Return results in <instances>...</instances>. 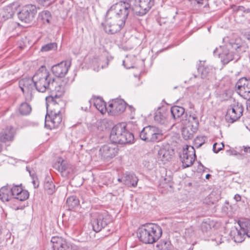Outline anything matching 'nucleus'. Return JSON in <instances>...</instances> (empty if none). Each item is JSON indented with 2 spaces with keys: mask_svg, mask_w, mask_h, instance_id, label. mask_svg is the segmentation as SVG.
<instances>
[{
  "mask_svg": "<svg viewBox=\"0 0 250 250\" xmlns=\"http://www.w3.org/2000/svg\"><path fill=\"white\" fill-rule=\"evenodd\" d=\"M3 10L4 14H3V17L6 19H9L12 17L14 14V11L11 6H6L4 8Z\"/></svg>",
  "mask_w": 250,
  "mask_h": 250,
  "instance_id": "nucleus-41",
  "label": "nucleus"
},
{
  "mask_svg": "<svg viewBox=\"0 0 250 250\" xmlns=\"http://www.w3.org/2000/svg\"><path fill=\"white\" fill-rule=\"evenodd\" d=\"M162 131L155 126H147L142 129L140 133L141 140L146 142H158L162 139Z\"/></svg>",
  "mask_w": 250,
  "mask_h": 250,
  "instance_id": "nucleus-6",
  "label": "nucleus"
},
{
  "mask_svg": "<svg viewBox=\"0 0 250 250\" xmlns=\"http://www.w3.org/2000/svg\"><path fill=\"white\" fill-rule=\"evenodd\" d=\"M33 184L34 185V187H35V188H36V186H35V181H33Z\"/></svg>",
  "mask_w": 250,
  "mask_h": 250,
  "instance_id": "nucleus-57",
  "label": "nucleus"
},
{
  "mask_svg": "<svg viewBox=\"0 0 250 250\" xmlns=\"http://www.w3.org/2000/svg\"><path fill=\"white\" fill-rule=\"evenodd\" d=\"M31 111V107L27 103H22L19 108V112L21 114L27 115Z\"/></svg>",
  "mask_w": 250,
  "mask_h": 250,
  "instance_id": "nucleus-37",
  "label": "nucleus"
},
{
  "mask_svg": "<svg viewBox=\"0 0 250 250\" xmlns=\"http://www.w3.org/2000/svg\"><path fill=\"white\" fill-rule=\"evenodd\" d=\"M71 63L69 61H63L52 67L53 73L57 77H63L67 73Z\"/></svg>",
  "mask_w": 250,
  "mask_h": 250,
  "instance_id": "nucleus-20",
  "label": "nucleus"
},
{
  "mask_svg": "<svg viewBox=\"0 0 250 250\" xmlns=\"http://www.w3.org/2000/svg\"><path fill=\"white\" fill-rule=\"evenodd\" d=\"M36 90L45 92L47 90L56 93L61 96L64 92L63 87L44 67L39 69L33 76Z\"/></svg>",
  "mask_w": 250,
  "mask_h": 250,
  "instance_id": "nucleus-1",
  "label": "nucleus"
},
{
  "mask_svg": "<svg viewBox=\"0 0 250 250\" xmlns=\"http://www.w3.org/2000/svg\"><path fill=\"white\" fill-rule=\"evenodd\" d=\"M62 122V115L58 109L51 110L50 113H47L45 118V126L50 129L56 128Z\"/></svg>",
  "mask_w": 250,
  "mask_h": 250,
  "instance_id": "nucleus-10",
  "label": "nucleus"
},
{
  "mask_svg": "<svg viewBox=\"0 0 250 250\" xmlns=\"http://www.w3.org/2000/svg\"><path fill=\"white\" fill-rule=\"evenodd\" d=\"M138 181V178L133 173L126 172L123 176V183L128 187H136Z\"/></svg>",
  "mask_w": 250,
  "mask_h": 250,
  "instance_id": "nucleus-27",
  "label": "nucleus"
},
{
  "mask_svg": "<svg viewBox=\"0 0 250 250\" xmlns=\"http://www.w3.org/2000/svg\"><path fill=\"white\" fill-rule=\"evenodd\" d=\"M204 63V62L202 63L200 62V65L198 68V71L201 73L202 78L209 79L213 75L215 69L210 65L205 66Z\"/></svg>",
  "mask_w": 250,
  "mask_h": 250,
  "instance_id": "nucleus-23",
  "label": "nucleus"
},
{
  "mask_svg": "<svg viewBox=\"0 0 250 250\" xmlns=\"http://www.w3.org/2000/svg\"><path fill=\"white\" fill-rule=\"evenodd\" d=\"M244 42L240 38H232L225 46L216 48L213 53L218 56L224 64H227L234 59L238 58V54L245 51Z\"/></svg>",
  "mask_w": 250,
  "mask_h": 250,
  "instance_id": "nucleus-2",
  "label": "nucleus"
},
{
  "mask_svg": "<svg viewBox=\"0 0 250 250\" xmlns=\"http://www.w3.org/2000/svg\"><path fill=\"white\" fill-rule=\"evenodd\" d=\"M213 225V222L208 219L202 222L201 224V229L203 231H207L211 229Z\"/></svg>",
  "mask_w": 250,
  "mask_h": 250,
  "instance_id": "nucleus-39",
  "label": "nucleus"
},
{
  "mask_svg": "<svg viewBox=\"0 0 250 250\" xmlns=\"http://www.w3.org/2000/svg\"><path fill=\"white\" fill-rule=\"evenodd\" d=\"M244 108L241 104L237 103L228 109L226 115V121L230 123H232L237 121L242 115Z\"/></svg>",
  "mask_w": 250,
  "mask_h": 250,
  "instance_id": "nucleus-13",
  "label": "nucleus"
},
{
  "mask_svg": "<svg viewBox=\"0 0 250 250\" xmlns=\"http://www.w3.org/2000/svg\"><path fill=\"white\" fill-rule=\"evenodd\" d=\"M67 163L62 158H59L54 164V167L61 172L63 176H67L70 172Z\"/></svg>",
  "mask_w": 250,
  "mask_h": 250,
  "instance_id": "nucleus-25",
  "label": "nucleus"
},
{
  "mask_svg": "<svg viewBox=\"0 0 250 250\" xmlns=\"http://www.w3.org/2000/svg\"><path fill=\"white\" fill-rule=\"evenodd\" d=\"M232 8L234 11L239 12V10H238V6H234Z\"/></svg>",
  "mask_w": 250,
  "mask_h": 250,
  "instance_id": "nucleus-53",
  "label": "nucleus"
},
{
  "mask_svg": "<svg viewBox=\"0 0 250 250\" xmlns=\"http://www.w3.org/2000/svg\"><path fill=\"white\" fill-rule=\"evenodd\" d=\"M44 188L49 194H52L55 190V185L52 181H46L44 183Z\"/></svg>",
  "mask_w": 250,
  "mask_h": 250,
  "instance_id": "nucleus-40",
  "label": "nucleus"
},
{
  "mask_svg": "<svg viewBox=\"0 0 250 250\" xmlns=\"http://www.w3.org/2000/svg\"><path fill=\"white\" fill-rule=\"evenodd\" d=\"M35 5L28 4L23 6L21 10L18 13L19 19L25 23H30L34 19L37 13Z\"/></svg>",
  "mask_w": 250,
  "mask_h": 250,
  "instance_id": "nucleus-11",
  "label": "nucleus"
},
{
  "mask_svg": "<svg viewBox=\"0 0 250 250\" xmlns=\"http://www.w3.org/2000/svg\"><path fill=\"white\" fill-rule=\"evenodd\" d=\"M224 147V145L223 143H221L220 144H217V143H215L213 146V150L215 153H218Z\"/></svg>",
  "mask_w": 250,
  "mask_h": 250,
  "instance_id": "nucleus-44",
  "label": "nucleus"
},
{
  "mask_svg": "<svg viewBox=\"0 0 250 250\" xmlns=\"http://www.w3.org/2000/svg\"><path fill=\"white\" fill-rule=\"evenodd\" d=\"M126 103L122 99H116L109 102L108 113L116 116L123 113L126 109Z\"/></svg>",
  "mask_w": 250,
  "mask_h": 250,
  "instance_id": "nucleus-14",
  "label": "nucleus"
},
{
  "mask_svg": "<svg viewBox=\"0 0 250 250\" xmlns=\"http://www.w3.org/2000/svg\"><path fill=\"white\" fill-rule=\"evenodd\" d=\"M110 139L114 144H126L133 142L134 136L126 130L125 124L122 123L117 124L112 128Z\"/></svg>",
  "mask_w": 250,
  "mask_h": 250,
  "instance_id": "nucleus-4",
  "label": "nucleus"
},
{
  "mask_svg": "<svg viewBox=\"0 0 250 250\" xmlns=\"http://www.w3.org/2000/svg\"><path fill=\"white\" fill-rule=\"evenodd\" d=\"M78 204L79 200L76 196H72L67 199L66 205L69 210L72 209L77 207Z\"/></svg>",
  "mask_w": 250,
  "mask_h": 250,
  "instance_id": "nucleus-35",
  "label": "nucleus"
},
{
  "mask_svg": "<svg viewBox=\"0 0 250 250\" xmlns=\"http://www.w3.org/2000/svg\"><path fill=\"white\" fill-rule=\"evenodd\" d=\"M241 228L243 229L245 236L250 237V221H241Z\"/></svg>",
  "mask_w": 250,
  "mask_h": 250,
  "instance_id": "nucleus-38",
  "label": "nucleus"
},
{
  "mask_svg": "<svg viewBox=\"0 0 250 250\" xmlns=\"http://www.w3.org/2000/svg\"><path fill=\"white\" fill-rule=\"evenodd\" d=\"M103 24L104 30L109 34H113L120 31L124 27L125 22L120 20L116 17H108Z\"/></svg>",
  "mask_w": 250,
  "mask_h": 250,
  "instance_id": "nucleus-9",
  "label": "nucleus"
},
{
  "mask_svg": "<svg viewBox=\"0 0 250 250\" xmlns=\"http://www.w3.org/2000/svg\"><path fill=\"white\" fill-rule=\"evenodd\" d=\"M19 84L26 101H32L36 91L33 77L32 78H23L19 81Z\"/></svg>",
  "mask_w": 250,
  "mask_h": 250,
  "instance_id": "nucleus-7",
  "label": "nucleus"
},
{
  "mask_svg": "<svg viewBox=\"0 0 250 250\" xmlns=\"http://www.w3.org/2000/svg\"><path fill=\"white\" fill-rule=\"evenodd\" d=\"M118 181L119 182H123V177L121 178H118Z\"/></svg>",
  "mask_w": 250,
  "mask_h": 250,
  "instance_id": "nucleus-55",
  "label": "nucleus"
},
{
  "mask_svg": "<svg viewBox=\"0 0 250 250\" xmlns=\"http://www.w3.org/2000/svg\"><path fill=\"white\" fill-rule=\"evenodd\" d=\"M1 148L0 147V152L1 151Z\"/></svg>",
  "mask_w": 250,
  "mask_h": 250,
  "instance_id": "nucleus-58",
  "label": "nucleus"
},
{
  "mask_svg": "<svg viewBox=\"0 0 250 250\" xmlns=\"http://www.w3.org/2000/svg\"><path fill=\"white\" fill-rule=\"evenodd\" d=\"M53 250H76V248L68 244L62 237H52L51 240Z\"/></svg>",
  "mask_w": 250,
  "mask_h": 250,
  "instance_id": "nucleus-19",
  "label": "nucleus"
},
{
  "mask_svg": "<svg viewBox=\"0 0 250 250\" xmlns=\"http://www.w3.org/2000/svg\"><path fill=\"white\" fill-rule=\"evenodd\" d=\"M94 104L95 107L102 114H104L106 112H108V106L107 107L105 102L101 98H96L93 99Z\"/></svg>",
  "mask_w": 250,
  "mask_h": 250,
  "instance_id": "nucleus-30",
  "label": "nucleus"
},
{
  "mask_svg": "<svg viewBox=\"0 0 250 250\" xmlns=\"http://www.w3.org/2000/svg\"><path fill=\"white\" fill-rule=\"evenodd\" d=\"M182 135L185 140H189L193 138L194 134L196 132L198 129H194L192 126L188 125H182Z\"/></svg>",
  "mask_w": 250,
  "mask_h": 250,
  "instance_id": "nucleus-29",
  "label": "nucleus"
},
{
  "mask_svg": "<svg viewBox=\"0 0 250 250\" xmlns=\"http://www.w3.org/2000/svg\"><path fill=\"white\" fill-rule=\"evenodd\" d=\"M118 146L114 143L102 146L99 150V157L105 162H109L117 155Z\"/></svg>",
  "mask_w": 250,
  "mask_h": 250,
  "instance_id": "nucleus-8",
  "label": "nucleus"
},
{
  "mask_svg": "<svg viewBox=\"0 0 250 250\" xmlns=\"http://www.w3.org/2000/svg\"><path fill=\"white\" fill-rule=\"evenodd\" d=\"M89 104L88 103V106H86L85 107H82L81 108H82V110H84V111H86L88 109V108L89 107Z\"/></svg>",
  "mask_w": 250,
  "mask_h": 250,
  "instance_id": "nucleus-52",
  "label": "nucleus"
},
{
  "mask_svg": "<svg viewBox=\"0 0 250 250\" xmlns=\"http://www.w3.org/2000/svg\"><path fill=\"white\" fill-rule=\"evenodd\" d=\"M225 240H226V239L225 238V237H224L222 236H219L215 238V241L217 245L220 244L224 242Z\"/></svg>",
  "mask_w": 250,
  "mask_h": 250,
  "instance_id": "nucleus-48",
  "label": "nucleus"
},
{
  "mask_svg": "<svg viewBox=\"0 0 250 250\" xmlns=\"http://www.w3.org/2000/svg\"><path fill=\"white\" fill-rule=\"evenodd\" d=\"M57 48V45L56 43H50L46 44L42 47L41 51L47 52L50 50H56Z\"/></svg>",
  "mask_w": 250,
  "mask_h": 250,
  "instance_id": "nucleus-42",
  "label": "nucleus"
},
{
  "mask_svg": "<svg viewBox=\"0 0 250 250\" xmlns=\"http://www.w3.org/2000/svg\"><path fill=\"white\" fill-rule=\"evenodd\" d=\"M110 221V216L106 211L98 213L96 219L93 220L92 222L93 229L95 231L99 232Z\"/></svg>",
  "mask_w": 250,
  "mask_h": 250,
  "instance_id": "nucleus-15",
  "label": "nucleus"
},
{
  "mask_svg": "<svg viewBox=\"0 0 250 250\" xmlns=\"http://www.w3.org/2000/svg\"><path fill=\"white\" fill-rule=\"evenodd\" d=\"M130 4L120 2L113 5L107 12V17H116L120 20L125 21L128 15Z\"/></svg>",
  "mask_w": 250,
  "mask_h": 250,
  "instance_id": "nucleus-5",
  "label": "nucleus"
},
{
  "mask_svg": "<svg viewBox=\"0 0 250 250\" xmlns=\"http://www.w3.org/2000/svg\"><path fill=\"white\" fill-rule=\"evenodd\" d=\"M40 18L44 24H49L51 19L50 13L48 11H42L40 14Z\"/></svg>",
  "mask_w": 250,
  "mask_h": 250,
  "instance_id": "nucleus-36",
  "label": "nucleus"
},
{
  "mask_svg": "<svg viewBox=\"0 0 250 250\" xmlns=\"http://www.w3.org/2000/svg\"><path fill=\"white\" fill-rule=\"evenodd\" d=\"M162 230L160 227L154 224L143 226L139 229L138 236L140 240L146 244H152L161 237Z\"/></svg>",
  "mask_w": 250,
  "mask_h": 250,
  "instance_id": "nucleus-3",
  "label": "nucleus"
},
{
  "mask_svg": "<svg viewBox=\"0 0 250 250\" xmlns=\"http://www.w3.org/2000/svg\"><path fill=\"white\" fill-rule=\"evenodd\" d=\"M171 158V155L169 151L166 148H161L158 152L157 155V159L158 161H162L163 163H166Z\"/></svg>",
  "mask_w": 250,
  "mask_h": 250,
  "instance_id": "nucleus-31",
  "label": "nucleus"
},
{
  "mask_svg": "<svg viewBox=\"0 0 250 250\" xmlns=\"http://www.w3.org/2000/svg\"><path fill=\"white\" fill-rule=\"evenodd\" d=\"M241 221H239L238 227H234L231 228L229 232L230 237L237 243H241L243 242L245 238V233L243 229L241 227Z\"/></svg>",
  "mask_w": 250,
  "mask_h": 250,
  "instance_id": "nucleus-21",
  "label": "nucleus"
},
{
  "mask_svg": "<svg viewBox=\"0 0 250 250\" xmlns=\"http://www.w3.org/2000/svg\"><path fill=\"white\" fill-rule=\"evenodd\" d=\"M92 64L94 67V70L98 71L100 68H103L106 67L108 62L106 59L104 58L100 59H94L92 61Z\"/></svg>",
  "mask_w": 250,
  "mask_h": 250,
  "instance_id": "nucleus-33",
  "label": "nucleus"
},
{
  "mask_svg": "<svg viewBox=\"0 0 250 250\" xmlns=\"http://www.w3.org/2000/svg\"><path fill=\"white\" fill-rule=\"evenodd\" d=\"M196 158L194 148L191 146H186L183 148V153L180 155V158L184 168L191 166Z\"/></svg>",
  "mask_w": 250,
  "mask_h": 250,
  "instance_id": "nucleus-12",
  "label": "nucleus"
},
{
  "mask_svg": "<svg viewBox=\"0 0 250 250\" xmlns=\"http://www.w3.org/2000/svg\"><path fill=\"white\" fill-rule=\"evenodd\" d=\"M240 151H243L246 154H250V146H243L240 147Z\"/></svg>",
  "mask_w": 250,
  "mask_h": 250,
  "instance_id": "nucleus-46",
  "label": "nucleus"
},
{
  "mask_svg": "<svg viewBox=\"0 0 250 250\" xmlns=\"http://www.w3.org/2000/svg\"><path fill=\"white\" fill-rule=\"evenodd\" d=\"M171 180V178L170 177L163 178L159 184L160 188L168 190L172 187Z\"/></svg>",
  "mask_w": 250,
  "mask_h": 250,
  "instance_id": "nucleus-34",
  "label": "nucleus"
},
{
  "mask_svg": "<svg viewBox=\"0 0 250 250\" xmlns=\"http://www.w3.org/2000/svg\"><path fill=\"white\" fill-rule=\"evenodd\" d=\"M135 0H124L123 3H128L130 4V7H133V4L134 3Z\"/></svg>",
  "mask_w": 250,
  "mask_h": 250,
  "instance_id": "nucleus-50",
  "label": "nucleus"
},
{
  "mask_svg": "<svg viewBox=\"0 0 250 250\" xmlns=\"http://www.w3.org/2000/svg\"><path fill=\"white\" fill-rule=\"evenodd\" d=\"M154 118L156 122L164 125L170 124L171 120L169 111L165 107L159 108L156 111Z\"/></svg>",
  "mask_w": 250,
  "mask_h": 250,
  "instance_id": "nucleus-18",
  "label": "nucleus"
},
{
  "mask_svg": "<svg viewBox=\"0 0 250 250\" xmlns=\"http://www.w3.org/2000/svg\"><path fill=\"white\" fill-rule=\"evenodd\" d=\"M126 110L127 111H129L130 112L131 115L134 114L135 112L134 108L131 105H128Z\"/></svg>",
  "mask_w": 250,
  "mask_h": 250,
  "instance_id": "nucleus-49",
  "label": "nucleus"
},
{
  "mask_svg": "<svg viewBox=\"0 0 250 250\" xmlns=\"http://www.w3.org/2000/svg\"><path fill=\"white\" fill-rule=\"evenodd\" d=\"M127 61H123V64L125 65V66L127 68H132L133 67V66H126L125 65V62H126Z\"/></svg>",
  "mask_w": 250,
  "mask_h": 250,
  "instance_id": "nucleus-54",
  "label": "nucleus"
},
{
  "mask_svg": "<svg viewBox=\"0 0 250 250\" xmlns=\"http://www.w3.org/2000/svg\"><path fill=\"white\" fill-rule=\"evenodd\" d=\"M182 125H188L189 126H192L193 128H198L199 121L197 116L194 114H190L188 117L185 116L180 120Z\"/></svg>",
  "mask_w": 250,
  "mask_h": 250,
  "instance_id": "nucleus-24",
  "label": "nucleus"
},
{
  "mask_svg": "<svg viewBox=\"0 0 250 250\" xmlns=\"http://www.w3.org/2000/svg\"><path fill=\"white\" fill-rule=\"evenodd\" d=\"M210 176L211 175L209 174H207L206 176V179H209V178L210 177Z\"/></svg>",
  "mask_w": 250,
  "mask_h": 250,
  "instance_id": "nucleus-56",
  "label": "nucleus"
},
{
  "mask_svg": "<svg viewBox=\"0 0 250 250\" xmlns=\"http://www.w3.org/2000/svg\"><path fill=\"white\" fill-rule=\"evenodd\" d=\"M237 93L246 99H250V79L242 78L239 80L236 84Z\"/></svg>",
  "mask_w": 250,
  "mask_h": 250,
  "instance_id": "nucleus-17",
  "label": "nucleus"
},
{
  "mask_svg": "<svg viewBox=\"0 0 250 250\" xmlns=\"http://www.w3.org/2000/svg\"><path fill=\"white\" fill-rule=\"evenodd\" d=\"M234 199L236 201L238 202L241 200V197L240 195L236 194L234 197Z\"/></svg>",
  "mask_w": 250,
  "mask_h": 250,
  "instance_id": "nucleus-51",
  "label": "nucleus"
},
{
  "mask_svg": "<svg viewBox=\"0 0 250 250\" xmlns=\"http://www.w3.org/2000/svg\"><path fill=\"white\" fill-rule=\"evenodd\" d=\"M238 10L239 12L248 13L250 12V9L249 8H246L242 6H238Z\"/></svg>",
  "mask_w": 250,
  "mask_h": 250,
  "instance_id": "nucleus-47",
  "label": "nucleus"
},
{
  "mask_svg": "<svg viewBox=\"0 0 250 250\" xmlns=\"http://www.w3.org/2000/svg\"><path fill=\"white\" fill-rule=\"evenodd\" d=\"M162 250H172V247L170 241H164L161 244Z\"/></svg>",
  "mask_w": 250,
  "mask_h": 250,
  "instance_id": "nucleus-43",
  "label": "nucleus"
},
{
  "mask_svg": "<svg viewBox=\"0 0 250 250\" xmlns=\"http://www.w3.org/2000/svg\"><path fill=\"white\" fill-rule=\"evenodd\" d=\"M227 152L229 155H235V156L239 155L240 157H244L243 155L242 154H241V153L238 152L237 151H236L235 150L229 149V150H227Z\"/></svg>",
  "mask_w": 250,
  "mask_h": 250,
  "instance_id": "nucleus-45",
  "label": "nucleus"
},
{
  "mask_svg": "<svg viewBox=\"0 0 250 250\" xmlns=\"http://www.w3.org/2000/svg\"><path fill=\"white\" fill-rule=\"evenodd\" d=\"M169 112L173 119L176 120L181 117L182 118L185 109L181 106H174L171 108Z\"/></svg>",
  "mask_w": 250,
  "mask_h": 250,
  "instance_id": "nucleus-32",
  "label": "nucleus"
},
{
  "mask_svg": "<svg viewBox=\"0 0 250 250\" xmlns=\"http://www.w3.org/2000/svg\"><path fill=\"white\" fill-rule=\"evenodd\" d=\"M14 129L12 127H7L0 133V141L3 143L12 141L14 138Z\"/></svg>",
  "mask_w": 250,
  "mask_h": 250,
  "instance_id": "nucleus-26",
  "label": "nucleus"
},
{
  "mask_svg": "<svg viewBox=\"0 0 250 250\" xmlns=\"http://www.w3.org/2000/svg\"><path fill=\"white\" fill-rule=\"evenodd\" d=\"M154 4V0H139L132 8L136 15L142 16L148 12Z\"/></svg>",
  "mask_w": 250,
  "mask_h": 250,
  "instance_id": "nucleus-16",
  "label": "nucleus"
},
{
  "mask_svg": "<svg viewBox=\"0 0 250 250\" xmlns=\"http://www.w3.org/2000/svg\"><path fill=\"white\" fill-rule=\"evenodd\" d=\"M12 194L11 186H3L0 189V199L2 202H7L13 197Z\"/></svg>",
  "mask_w": 250,
  "mask_h": 250,
  "instance_id": "nucleus-28",
  "label": "nucleus"
},
{
  "mask_svg": "<svg viewBox=\"0 0 250 250\" xmlns=\"http://www.w3.org/2000/svg\"><path fill=\"white\" fill-rule=\"evenodd\" d=\"M13 197L21 201L26 200L29 197V193L18 185L11 187Z\"/></svg>",
  "mask_w": 250,
  "mask_h": 250,
  "instance_id": "nucleus-22",
  "label": "nucleus"
}]
</instances>
